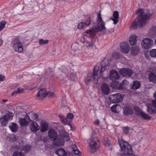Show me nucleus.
<instances>
[{"label": "nucleus", "instance_id": "6e6552de", "mask_svg": "<svg viewBox=\"0 0 156 156\" xmlns=\"http://www.w3.org/2000/svg\"><path fill=\"white\" fill-rule=\"evenodd\" d=\"M119 72L122 76L127 77L132 76L133 73L132 70L128 68L121 69Z\"/></svg>", "mask_w": 156, "mask_h": 156}, {"label": "nucleus", "instance_id": "ddd939ff", "mask_svg": "<svg viewBox=\"0 0 156 156\" xmlns=\"http://www.w3.org/2000/svg\"><path fill=\"white\" fill-rule=\"evenodd\" d=\"M120 48L123 53H128L129 50V44L126 42L121 44L120 45Z\"/></svg>", "mask_w": 156, "mask_h": 156}, {"label": "nucleus", "instance_id": "49530a36", "mask_svg": "<svg viewBox=\"0 0 156 156\" xmlns=\"http://www.w3.org/2000/svg\"><path fill=\"white\" fill-rule=\"evenodd\" d=\"M62 72L64 73L65 76L68 75L69 73L68 69L65 67H63L62 68Z\"/></svg>", "mask_w": 156, "mask_h": 156}, {"label": "nucleus", "instance_id": "c85d7f7f", "mask_svg": "<svg viewBox=\"0 0 156 156\" xmlns=\"http://www.w3.org/2000/svg\"><path fill=\"white\" fill-rule=\"evenodd\" d=\"M27 114L31 120V122L33 120H37L38 117V115L36 113L30 112L28 113Z\"/></svg>", "mask_w": 156, "mask_h": 156}, {"label": "nucleus", "instance_id": "39448f33", "mask_svg": "<svg viewBox=\"0 0 156 156\" xmlns=\"http://www.w3.org/2000/svg\"><path fill=\"white\" fill-rule=\"evenodd\" d=\"M12 44L13 48L16 51L21 53L23 51V48L22 44L19 39L16 38H14Z\"/></svg>", "mask_w": 156, "mask_h": 156}, {"label": "nucleus", "instance_id": "052dcab7", "mask_svg": "<svg viewBox=\"0 0 156 156\" xmlns=\"http://www.w3.org/2000/svg\"><path fill=\"white\" fill-rule=\"evenodd\" d=\"M104 71H101V69H100V76L102 77V76H103V72Z\"/></svg>", "mask_w": 156, "mask_h": 156}, {"label": "nucleus", "instance_id": "e2e57ef3", "mask_svg": "<svg viewBox=\"0 0 156 156\" xmlns=\"http://www.w3.org/2000/svg\"><path fill=\"white\" fill-rule=\"evenodd\" d=\"M154 97L155 98V99H156V91L154 92Z\"/></svg>", "mask_w": 156, "mask_h": 156}, {"label": "nucleus", "instance_id": "20e7f679", "mask_svg": "<svg viewBox=\"0 0 156 156\" xmlns=\"http://www.w3.org/2000/svg\"><path fill=\"white\" fill-rule=\"evenodd\" d=\"M91 139L89 143L88 150L91 153H94L98 149L99 147V141L97 138L96 130L93 131Z\"/></svg>", "mask_w": 156, "mask_h": 156}, {"label": "nucleus", "instance_id": "603ef678", "mask_svg": "<svg viewBox=\"0 0 156 156\" xmlns=\"http://www.w3.org/2000/svg\"><path fill=\"white\" fill-rule=\"evenodd\" d=\"M47 95L49 96V97H53L55 96V94L51 92H48L47 94Z\"/></svg>", "mask_w": 156, "mask_h": 156}, {"label": "nucleus", "instance_id": "e433bc0d", "mask_svg": "<svg viewBox=\"0 0 156 156\" xmlns=\"http://www.w3.org/2000/svg\"><path fill=\"white\" fill-rule=\"evenodd\" d=\"M24 90L23 88H18V90L14 91L11 94L12 95H13L16 94L22 93L23 92Z\"/></svg>", "mask_w": 156, "mask_h": 156}, {"label": "nucleus", "instance_id": "2eb2a0df", "mask_svg": "<svg viewBox=\"0 0 156 156\" xmlns=\"http://www.w3.org/2000/svg\"><path fill=\"white\" fill-rule=\"evenodd\" d=\"M109 78L110 80H115L119 79L120 76L117 72L114 70H112L110 73Z\"/></svg>", "mask_w": 156, "mask_h": 156}, {"label": "nucleus", "instance_id": "a18cd8bd", "mask_svg": "<svg viewBox=\"0 0 156 156\" xmlns=\"http://www.w3.org/2000/svg\"><path fill=\"white\" fill-rule=\"evenodd\" d=\"M74 115L73 114L69 113L67 114L66 116V118L67 120L71 119L72 120L74 118Z\"/></svg>", "mask_w": 156, "mask_h": 156}, {"label": "nucleus", "instance_id": "69168bd1", "mask_svg": "<svg viewBox=\"0 0 156 156\" xmlns=\"http://www.w3.org/2000/svg\"><path fill=\"white\" fill-rule=\"evenodd\" d=\"M3 28H4V27H2V26H1L0 25V31H1V30H2Z\"/></svg>", "mask_w": 156, "mask_h": 156}, {"label": "nucleus", "instance_id": "f03ea898", "mask_svg": "<svg viewBox=\"0 0 156 156\" xmlns=\"http://www.w3.org/2000/svg\"><path fill=\"white\" fill-rule=\"evenodd\" d=\"M97 18V24L95 25V27H92L85 32V33L89 34L93 37L95 36L96 34L95 33L101 32L106 29L105 26V23L102 20L100 11L98 14Z\"/></svg>", "mask_w": 156, "mask_h": 156}, {"label": "nucleus", "instance_id": "a211bd4d", "mask_svg": "<svg viewBox=\"0 0 156 156\" xmlns=\"http://www.w3.org/2000/svg\"><path fill=\"white\" fill-rule=\"evenodd\" d=\"M147 111L149 114H155L156 113V107L155 105L149 104L147 105Z\"/></svg>", "mask_w": 156, "mask_h": 156}, {"label": "nucleus", "instance_id": "bf43d9fd", "mask_svg": "<svg viewBox=\"0 0 156 156\" xmlns=\"http://www.w3.org/2000/svg\"><path fill=\"white\" fill-rule=\"evenodd\" d=\"M90 81V79L89 78V79H85V83L87 84L88 82H89Z\"/></svg>", "mask_w": 156, "mask_h": 156}, {"label": "nucleus", "instance_id": "37998d69", "mask_svg": "<svg viewBox=\"0 0 156 156\" xmlns=\"http://www.w3.org/2000/svg\"><path fill=\"white\" fill-rule=\"evenodd\" d=\"M78 44L75 43L72 45L71 48L74 51H76L78 49Z\"/></svg>", "mask_w": 156, "mask_h": 156}, {"label": "nucleus", "instance_id": "c03bdc74", "mask_svg": "<svg viewBox=\"0 0 156 156\" xmlns=\"http://www.w3.org/2000/svg\"><path fill=\"white\" fill-rule=\"evenodd\" d=\"M13 156H24L23 153L20 152H16L13 154Z\"/></svg>", "mask_w": 156, "mask_h": 156}, {"label": "nucleus", "instance_id": "72a5a7b5", "mask_svg": "<svg viewBox=\"0 0 156 156\" xmlns=\"http://www.w3.org/2000/svg\"><path fill=\"white\" fill-rule=\"evenodd\" d=\"M119 81L115 80H113V81L110 83V87L114 89H117L118 87V86L119 83Z\"/></svg>", "mask_w": 156, "mask_h": 156}, {"label": "nucleus", "instance_id": "de8ad7c7", "mask_svg": "<svg viewBox=\"0 0 156 156\" xmlns=\"http://www.w3.org/2000/svg\"><path fill=\"white\" fill-rule=\"evenodd\" d=\"M31 147L30 145H27L23 147V150L25 151V152H28L30 149Z\"/></svg>", "mask_w": 156, "mask_h": 156}, {"label": "nucleus", "instance_id": "4468645a", "mask_svg": "<svg viewBox=\"0 0 156 156\" xmlns=\"http://www.w3.org/2000/svg\"><path fill=\"white\" fill-rule=\"evenodd\" d=\"M59 156H72V154L69 152H66L63 149H58L55 152Z\"/></svg>", "mask_w": 156, "mask_h": 156}, {"label": "nucleus", "instance_id": "bb28decb", "mask_svg": "<svg viewBox=\"0 0 156 156\" xmlns=\"http://www.w3.org/2000/svg\"><path fill=\"white\" fill-rule=\"evenodd\" d=\"M139 48L138 46L133 47L131 48V53L134 55H136L139 52Z\"/></svg>", "mask_w": 156, "mask_h": 156}, {"label": "nucleus", "instance_id": "f257e3e1", "mask_svg": "<svg viewBox=\"0 0 156 156\" xmlns=\"http://www.w3.org/2000/svg\"><path fill=\"white\" fill-rule=\"evenodd\" d=\"M136 13L140 14V18L137 20L138 23L136 20L133 22L131 27L133 29H136L137 27H142L144 26L147 20L152 16L147 9H140L136 12Z\"/></svg>", "mask_w": 156, "mask_h": 156}, {"label": "nucleus", "instance_id": "f8f14e48", "mask_svg": "<svg viewBox=\"0 0 156 156\" xmlns=\"http://www.w3.org/2000/svg\"><path fill=\"white\" fill-rule=\"evenodd\" d=\"M101 89L103 93L105 95H107L110 93V89L109 86L105 83H103L101 84Z\"/></svg>", "mask_w": 156, "mask_h": 156}, {"label": "nucleus", "instance_id": "9d476101", "mask_svg": "<svg viewBox=\"0 0 156 156\" xmlns=\"http://www.w3.org/2000/svg\"><path fill=\"white\" fill-rule=\"evenodd\" d=\"M48 134L50 139L51 141L55 140L58 137L57 133L53 129L51 128L49 129Z\"/></svg>", "mask_w": 156, "mask_h": 156}, {"label": "nucleus", "instance_id": "5fc2aeb1", "mask_svg": "<svg viewBox=\"0 0 156 156\" xmlns=\"http://www.w3.org/2000/svg\"><path fill=\"white\" fill-rule=\"evenodd\" d=\"M151 31L153 32V34L156 33V27H152L150 29Z\"/></svg>", "mask_w": 156, "mask_h": 156}, {"label": "nucleus", "instance_id": "4d7b16f0", "mask_svg": "<svg viewBox=\"0 0 156 156\" xmlns=\"http://www.w3.org/2000/svg\"><path fill=\"white\" fill-rule=\"evenodd\" d=\"M5 79V77L4 76L0 75V81H3Z\"/></svg>", "mask_w": 156, "mask_h": 156}, {"label": "nucleus", "instance_id": "774afa93", "mask_svg": "<svg viewBox=\"0 0 156 156\" xmlns=\"http://www.w3.org/2000/svg\"><path fill=\"white\" fill-rule=\"evenodd\" d=\"M7 101V100H5V99H3V100H2V102H5Z\"/></svg>", "mask_w": 156, "mask_h": 156}, {"label": "nucleus", "instance_id": "5701e85b", "mask_svg": "<svg viewBox=\"0 0 156 156\" xmlns=\"http://www.w3.org/2000/svg\"><path fill=\"white\" fill-rule=\"evenodd\" d=\"M113 16L114 18H112L111 19L113 21L114 24H116L119 21V14L118 12L117 11H114L113 13Z\"/></svg>", "mask_w": 156, "mask_h": 156}, {"label": "nucleus", "instance_id": "7ed1b4c3", "mask_svg": "<svg viewBox=\"0 0 156 156\" xmlns=\"http://www.w3.org/2000/svg\"><path fill=\"white\" fill-rule=\"evenodd\" d=\"M119 143L123 154H118V156H128L133 153L132 147L129 143L121 139L118 140Z\"/></svg>", "mask_w": 156, "mask_h": 156}, {"label": "nucleus", "instance_id": "412c9836", "mask_svg": "<svg viewBox=\"0 0 156 156\" xmlns=\"http://www.w3.org/2000/svg\"><path fill=\"white\" fill-rule=\"evenodd\" d=\"M137 36L135 35H131L129 38L130 44L132 45H135L137 42Z\"/></svg>", "mask_w": 156, "mask_h": 156}, {"label": "nucleus", "instance_id": "b1692460", "mask_svg": "<svg viewBox=\"0 0 156 156\" xmlns=\"http://www.w3.org/2000/svg\"><path fill=\"white\" fill-rule=\"evenodd\" d=\"M48 128V123L45 121L42 122L41 124V128L40 131L41 132H44L47 130Z\"/></svg>", "mask_w": 156, "mask_h": 156}, {"label": "nucleus", "instance_id": "6ab92c4d", "mask_svg": "<svg viewBox=\"0 0 156 156\" xmlns=\"http://www.w3.org/2000/svg\"><path fill=\"white\" fill-rule=\"evenodd\" d=\"M10 117V115L8 114L3 116L2 117L0 118V122L2 126H6L8 123V118Z\"/></svg>", "mask_w": 156, "mask_h": 156}, {"label": "nucleus", "instance_id": "a19ab883", "mask_svg": "<svg viewBox=\"0 0 156 156\" xmlns=\"http://www.w3.org/2000/svg\"><path fill=\"white\" fill-rule=\"evenodd\" d=\"M48 40H44L43 39L40 40L39 41V44L41 45H42L44 44H46L48 43Z\"/></svg>", "mask_w": 156, "mask_h": 156}, {"label": "nucleus", "instance_id": "09e8293b", "mask_svg": "<svg viewBox=\"0 0 156 156\" xmlns=\"http://www.w3.org/2000/svg\"><path fill=\"white\" fill-rule=\"evenodd\" d=\"M83 43L84 44L86 43L87 44L86 45V46L88 47H92L94 45V44L92 43H89L88 41H85Z\"/></svg>", "mask_w": 156, "mask_h": 156}, {"label": "nucleus", "instance_id": "c756f323", "mask_svg": "<svg viewBox=\"0 0 156 156\" xmlns=\"http://www.w3.org/2000/svg\"><path fill=\"white\" fill-rule=\"evenodd\" d=\"M148 79L150 82L155 83L156 82V75L153 73H151L149 75Z\"/></svg>", "mask_w": 156, "mask_h": 156}, {"label": "nucleus", "instance_id": "4be33fe9", "mask_svg": "<svg viewBox=\"0 0 156 156\" xmlns=\"http://www.w3.org/2000/svg\"><path fill=\"white\" fill-rule=\"evenodd\" d=\"M139 113L141 115V117L144 119L147 120H150L151 119V117L149 115H148L146 114L141 110L140 109L139 110Z\"/></svg>", "mask_w": 156, "mask_h": 156}, {"label": "nucleus", "instance_id": "680f3d73", "mask_svg": "<svg viewBox=\"0 0 156 156\" xmlns=\"http://www.w3.org/2000/svg\"><path fill=\"white\" fill-rule=\"evenodd\" d=\"M94 124L96 125H98L99 124V121L97 120L94 122Z\"/></svg>", "mask_w": 156, "mask_h": 156}, {"label": "nucleus", "instance_id": "6e6d98bb", "mask_svg": "<svg viewBox=\"0 0 156 156\" xmlns=\"http://www.w3.org/2000/svg\"><path fill=\"white\" fill-rule=\"evenodd\" d=\"M122 85L121 83H119V84L117 87H118L117 88V89H118L119 90H121L123 89L122 87Z\"/></svg>", "mask_w": 156, "mask_h": 156}, {"label": "nucleus", "instance_id": "4c0bfd02", "mask_svg": "<svg viewBox=\"0 0 156 156\" xmlns=\"http://www.w3.org/2000/svg\"><path fill=\"white\" fill-rule=\"evenodd\" d=\"M86 26L84 22H81L79 23L77 27L79 29H82L85 27Z\"/></svg>", "mask_w": 156, "mask_h": 156}, {"label": "nucleus", "instance_id": "cd10ccee", "mask_svg": "<svg viewBox=\"0 0 156 156\" xmlns=\"http://www.w3.org/2000/svg\"><path fill=\"white\" fill-rule=\"evenodd\" d=\"M132 110L130 108L126 107L123 108V112L125 115L131 114L132 113Z\"/></svg>", "mask_w": 156, "mask_h": 156}, {"label": "nucleus", "instance_id": "c9c22d12", "mask_svg": "<svg viewBox=\"0 0 156 156\" xmlns=\"http://www.w3.org/2000/svg\"><path fill=\"white\" fill-rule=\"evenodd\" d=\"M62 133H61L62 136L63 137L67 138L66 141H69V136L67 133L64 131L63 130Z\"/></svg>", "mask_w": 156, "mask_h": 156}, {"label": "nucleus", "instance_id": "3c124183", "mask_svg": "<svg viewBox=\"0 0 156 156\" xmlns=\"http://www.w3.org/2000/svg\"><path fill=\"white\" fill-rule=\"evenodd\" d=\"M6 24V22L5 20H2L0 22V26L4 28Z\"/></svg>", "mask_w": 156, "mask_h": 156}, {"label": "nucleus", "instance_id": "13d9d810", "mask_svg": "<svg viewBox=\"0 0 156 156\" xmlns=\"http://www.w3.org/2000/svg\"><path fill=\"white\" fill-rule=\"evenodd\" d=\"M11 138L12 139V141H14L16 140L15 136L14 135H12L11 136Z\"/></svg>", "mask_w": 156, "mask_h": 156}, {"label": "nucleus", "instance_id": "8fccbe9b", "mask_svg": "<svg viewBox=\"0 0 156 156\" xmlns=\"http://www.w3.org/2000/svg\"><path fill=\"white\" fill-rule=\"evenodd\" d=\"M123 128L124 132L125 133H127L129 132L130 129L128 127H123Z\"/></svg>", "mask_w": 156, "mask_h": 156}, {"label": "nucleus", "instance_id": "393cba45", "mask_svg": "<svg viewBox=\"0 0 156 156\" xmlns=\"http://www.w3.org/2000/svg\"><path fill=\"white\" fill-rule=\"evenodd\" d=\"M121 108V106L119 105H115L111 107V111L114 113L119 112Z\"/></svg>", "mask_w": 156, "mask_h": 156}, {"label": "nucleus", "instance_id": "f3484780", "mask_svg": "<svg viewBox=\"0 0 156 156\" xmlns=\"http://www.w3.org/2000/svg\"><path fill=\"white\" fill-rule=\"evenodd\" d=\"M55 141L53 142L54 145L56 146H61L64 144V140L61 137H58Z\"/></svg>", "mask_w": 156, "mask_h": 156}, {"label": "nucleus", "instance_id": "9b49d317", "mask_svg": "<svg viewBox=\"0 0 156 156\" xmlns=\"http://www.w3.org/2000/svg\"><path fill=\"white\" fill-rule=\"evenodd\" d=\"M99 69V67L98 66H95L94 68V71L92 75L91 76V79H93L94 81V83H97L98 79V72Z\"/></svg>", "mask_w": 156, "mask_h": 156}, {"label": "nucleus", "instance_id": "338daca9", "mask_svg": "<svg viewBox=\"0 0 156 156\" xmlns=\"http://www.w3.org/2000/svg\"><path fill=\"white\" fill-rule=\"evenodd\" d=\"M59 117H60V119H61V118H62L63 117H64L63 116V115H61V114H60L59 115Z\"/></svg>", "mask_w": 156, "mask_h": 156}, {"label": "nucleus", "instance_id": "ea45409f", "mask_svg": "<svg viewBox=\"0 0 156 156\" xmlns=\"http://www.w3.org/2000/svg\"><path fill=\"white\" fill-rule=\"evenodd\" d=\"M104 143L105 146H109L111 144L110 141L107 138H104Z\"/></svg>", "mask_w": 156, "mask_h": 156}, {"label": "nucleus", "instance_id": "aec40b11", "mask_svg": "<svg viewBox=\"0 0 156 156\" xmlns=\"http://www.w3.org/2000/svg\"><path fill=\"white\" fill-rule=\"evenodd\" d=\"M47 95L46 90L45 89H41L39 91L37 94V97L39 99H43Z\"/></svg>", "mask_w": 156, "mask_h": 156}, {"label": "nucleus", "instance_id": "1a4fd4ad", "mask_svg": "<svg viewBox=\"0 0 156 156\" xmlns=\"http://www.w3.org/2000/svg\"><path fill=\"white\" fill-rule=\"evenodd\" d=\"M31 120L30 118V117L28 116L26 114L24 118H19V121L21 126H24L28 125L29 122H31Z\"/></svg>", "mask_w": 156, "mask_h": 156}, {"label": "nucleus", "instance_id": "7c9ffc66", "mask_svg": "<svg viewBox=\"0 0 156 156\" xmlns=\"http://www.w3.org/2000/svg\"><path fill=\"white\" fill-rule=\"evenodd\" d=\"M108 65V62L105 60H104L101 63V71H105Z\"/></svg>", "mask_w": 156, "mask_h": 156}, {"label": "nucleus", "instance_id": "58836bf2", "mask_svg": "<svg viewBox=\"0 0 156 156\" xmlns=\"http://www.w3.org/2000/svg\"><path fill=\"white\" fill-rule=\"evenodd\" d=\"M91 22L90 18L89 17H86V19L84 22L86 26H88L90 24Z\"/></svg>", "mask_w": 156, "mask_h": 156}, {"label": "nucleus", "instance_id": "2f4dec72", "mask_svg": "<svg viewBox=\"0 0 156 156\" xmlns=\"http://www.w3.org/2000/svg\"><path fill=\"white\" fill-rule=\"evenodd\" d=\"M60 120L62 123H63L64 125H69L71 127V129L72 130H73V129H72V126L70 123V121L67 120L66 118L63 117L62 118H61Z\"/></svg>", "mask_w": 156, "mask_h": 156}, {"label": "nucleus", "instance_id": "a878e982", "mask_svg": "<svg viewBox=\"0 0 156 156\" xmlns=\"http://www.w3.org/2000/svg\"><path fill=\"white\" fill-rule=\"evenodd\" d=\"M9 127L11 131L13 132H15L17 130L18 126L16 123H11L9 125Z\"/></svg>", "mask_w": 156, "mask_h": 156}, {"label": "nucleus", "instance_id": "864d4df0", "mask_svg": "<svg viewBox=\"0 0 156 156\" xmlns=\"http://www.w3.org/2000/svg\"><path fill=\"white\" fill-rule=\"evenodd\" d=\"M76 77V76L75 74H70V78L72 80H74Z\"/></svg>", "mask_w": 156, "mask_h": 156}, {"label": "nucleus", "instance_id": "473e14b6", "mask_svg": "<svg viewBox=\"0 0 156 156\" xmlns=\"http://www.w3.org/2000/svg\"><path fill=\"white\" fill-rule=\"evenodd\" d=\"M140 86V83L137 81H134L133 82V84L132 87V89L134 90H136L139 88Z\"/></svg>", "mask_w": 156, "mask_h": 156}, {"label": "nucleus", "instance_id": "f704fd0d", "mask_svg": "<svg viewBox=\"0 0 156 156\" xmlns=\"http://www.w3.org/2000/svg\"><path fill=\"white\" fill-rule=\"evenodd\" d=\"M72 151L75 154L78 155H80V152L78 149L77 147L75 145H73L72 147Z\"/></svg>", "mask_w": 156, "mask_h": 156}, {"label": "nucleus", "instance_id": "79ce46f5", "mask_svg": "<svg viewBox=\"0 0 156 156\" xmlns=\"http://www.w3.org/2000/svg\"><path fill=\"white\" fill-rule=\"evenodd\" d=\"M151 56L152 57H156V49H153L150 51Z\"/></svg>", "mask_w": 156, "mask_h": 156}, {"label": "nucleus", "instance_id": "423d86ee", "mask_svg": "<svg viewBox=\"0 0 156 156\" xmlns=\"http://www.w3.org/2000/svg\"><path fill=\"white\" fill-rule=\"evenodd\" d=\"M109 98L111 102L114 103H119L122 101L123 99L122 96L119 93L111 94Z\"/></svg>", "mask_w": 156, "mask_h": 156}, {"label": "nucleus", "instance_id": "0e129e2a", "mask_svg": "<svg viewBox=\"0 0 156 156\" xmlns=\"http://www.w3.org/2000/svg\"><path fill=\"white\" fill-rule=\"evenodd\" d=\"M2 41L1 39H0V46L2 45Z\"/></svg>", "mask_w": 156, "mask_h": 156}, {"label": "nucleus", "instance_id": "0eeeda50", "mask_svg": "<svg viewBox=\"0 0 156 156\" xmlns=\"http://www.w3.org/2000/svg\"><path fill=\"white\" fill-rule=\"evenodd\" d=\"M153 44V41L150 38H145L141 42V45L143 48L148 49L151 48Z\"/></svg>", "mask_w": 156, "mask_h": 156}, {"label": "nucleus", "instance_id": "dca6fc26", "mask_svg": "<svg viewBox=\"0 0 156 156\" xmlns=\"http://www.w3.org/2000/svg\"><path fill=\"white\" fill-rule=\"evenodd\" d=\"M30 128L32 132H36L40 129V127L36 122H33L30 125Z\"/></svg>", "mask_w": 156, "mask_h": 156}]
</instances>
